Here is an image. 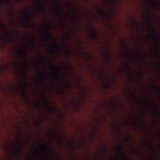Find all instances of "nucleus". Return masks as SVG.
<instances>
[{"label":"nucleus","mask_w":160,"mask_h":160,"mask_svg":"<svg viewBox=\"0 0 160 160\" xmlns=\"http://www.w3.org/2000/svg\"><path fill=\"white\" fill-rule=\"evenodd\" d=\"M5 32L6 40L8 42H10L12 41L11 37L13 34V32L8 28L6 29Z\"/></svg>","instance_id":"1"},{"label":"nucleus","mask_w":160,"mask_h":160,"mask_svg":"<svg viewBox=\"0 0 160 160\" xmlns=\"http://www.w3.org/2000/svg\"><path fill=\"white\" fill-rule=\"evenodd\" d=\"M45 32L47 37L45 39V41L47 42H51L52 41V35L47 29L46 30Z\"/></svg>","instance_id":"2"},{"label":"nucleus","mask_w":160,"mask_h":160,"mask_svg":"<svg viewBox=\"0 0 160 160\" xmlns=\"http://www.w3.org/2000/svg\"><path fill=\"white\" fill-rule=\"evenodd\" d=\"M150 26L151 27V29L152 31V33L150 35V37L154 40H156V41H160V38H157L154 34V33H153V31L152 30V25L151 23H150Z\"/></svg>","instance_id":"3"},{"label":"nucleus","mask_w":160,"mask_h":160,"mask_svg":"<svg viewBox=\"0 0 160 160\" xmlns=\"http://www.w3.org/2000/svg\"><path fill=\"white\" fill-rule=\"evenodd\" d=\"M53 69L54 72L56 74V76L55 77V78L57 80H58L59 79V78L58 76V68L55 67H53Z\"/></svg>","instance_id":"4"},{"label":"nucleus","mask_w":160,"mask_h":160,"mask_svg":"<svg viewBox=\"0 0 160 160\" xmlns=\"http://www.w3.org/2000/svg\"><path fill=\"white\" fill-rule=\"evenodd\" d=\"M39 2L40 5L38 9L40 11L42 12L43 10V2L41 0H39Z\"/></svg>","instance_id":"5"},{"label":"nucleus","mask_w":160,"mask_h":160,"mask_svg":"<svg viewBox=\"0 0 160 160\" xmlns=\"http://www.w3.org/2000/svg\"><path fill=\"white\" fill-rule=\"evenodd\" d=\"M26 13L27 15V16L25 18V20L27 22H29L31 19V18L30 15V13L28 12H26Z\"/></svg>","instance_id":"6"},{"label":"nucleus","mask_w":160,"mask_h":160,"mask_svg":"<svg viewBox=\"0 0 160 160\" xmlns=\"http://www.w3.org/2000/svg\"><path fill=\"white\" fill-rule=\"evenodd\" d=\"M90 30L92 33L93 37L94 38H97V34L96 32L92 28H91Z\"/></svg>","instance_id":"7"},{"label":"nucleus","mask_w":160,"mask_h":160,"mask_svg":"<svg viewBox=\"0 0 160 160\" xmlns=\"http://www.w3.org/2000/svg\"><path fill=\"white\" fill-rule=\"evenodd\" d=\"M9 13L10 15V17H11V19H10L11 21H12V19H11V17H12V16L13 14V12L11 9H9Z\"/></svg>","instance_id":"8"},{"label":"nucleus","mask_w":160,"mask_h":160,"mask_svg":"<svg viewBox=\"0 0 160 160\" xmlns=\"http://www.w3.org/2000/svg\"><path fill=\"white\" fill-rule=\"evenodd\" d=\"M56 14L58 16H60V10L58 9H57L56 10Z\"/></svg>","instance_id":"9"},{"label":"nucleus","mask_w":160,"mask_h":160,"mask_svg":"<svg viewBox=\"0 0 160 160\" xmlns=\"http://www.w3.org/2000/svg\"><path fill=\"white\" fill-rule=\"evenodd\" d=\"M19 54L20 55L23 56H25L26 55L25 52L23 51H20L19 52Z\"/></svg>","instance_id":"10"},{"label":"nucleus","mask_w":160,"mask_h":160,"mask_svg":"<svg viewBox=\"0 0 160 160\" xmlns=\"http://www.w3.org/2000/svg\"><path fill=\"white\" fill-rule=\"evenodd\" d=\"M22 148V145L21 144H20L19 145V147L17 148V151L18 152H19L20 149Z\"/></svg>","instance_id":"11"},{"label":"nucleus","mask_w":160,"mask_h":160,"mask_svg":"<svg viewBox=\"0 0 160 160\" xmlns=\"http://www.w3.org/2000/svg\"><path fill=\"white\" fill-rule=\"evenodd\" d=\"M21 86L22 87L24 88L23 90H24V91L25 92H26V89L25 88L26 87V85L25 84H22L21 85Z\"/></svg>","instance_id":"12"},{"label":"nucleus","mask_w":160,"mask_h":160,"mask_svg":"<svg viewBox=\"0 0 160 160\" xmlns=\"http://www.w3.org/2000/svg\"><path fill=\"white\" fill-rule=\"evenodd\" d=\"M5 1L7 4H10V0H5Z\"/></svg>","instance_id":"13"},{"label":"nucleus","mask_w":160,"mask_h":160,"mask_svg":"<svg viewBox=\"0 0 160 160\" xmlns=\"http://www.w3.org/2000/svg\"><path fill=\"white\" fill-rule=\"evenodd\" d=\"M2 0H1V12H2Z\"/></svg>","instance_id":"14"},{"label":"nucleus","mask_w":160,"mask_h":160,"mask_svg":"<svg viewBox=\"0 0 160 160\" xmlns=\"http://www.w3.org/2000/svg\"><path fill=\"white\" fill-rule=\"evenodd\" d=\"M100 12L101 14H104V12L102 10H100Z\"/></svg>","instance_id":"15"},{"label":"nucleus","mask_w":160,"mask_h":160,"mask_svg":"<svg viewBox=\"0 0 160 160\" xmlns=\"http://www.w3.org/2000/svg\"><path fill=\"white\" fill-rule=\"evenodd\" d=\"M127 54L128 55H129V56H132V54H131V53H130V52H127Z\"/></svg>","instance_id":"16"},{"label":"nucleus","mask_w":160,"mask_h":160,"mask_svg":"<svg viewBox=\"0 0 160 160\" xmlns=\"http://www.w3.org/2000/svg\"><path fill=\"white\" fill-rule=\"evenodd\" d=\"M119 149H120V151L122 153H123V150H122V149L121 148H119Z\"/></svg>","instance_id":"17"},{"label":"nucleus","mask_w":160,"mask_h":160,"mask_svg":"<svg viewBox=\"0 0 160 160\" xmlns=\"http://www.w3.org/2000/svg\"><path fill=\"white\" fill-rule=\"evenodd\" d=\"M23 73H24V74L26 75H27V72L26 71H24V72H23Z\"/></svg>","instance_id":"18"},{"label":"nucleus","mask_w":160,"mask_h":160,"mask_svg":"<svg viewBox=\"0 0 160 160\" xmlns=\"http://www.w3.org/2000/svg\"><path fill=\"white\" fill-rule=\"evenodd\" d=\"M32 44H34V40L33 39H32V42H31Z\"/></svg>","instance_id":"19"},{"label":"nucleus","mask_w":160,"mask_h":160,"mask_svg":"<svg viewBox=\"0 0 160 160\" xmlns=\"http://www.w3.org/2000/svg\"><path fill=\"white\" fill-rule=\"evenodd\" d=\"M157 115H158V116L159 117H160V113H158L157 114Z\"/></svg>","instance_id":"20"},{"label":"nucleus","mask_w":160,"mask_h":160,"mask_svg":"<svg viewBox=\"0 0 160 160\" xmlns=\"http://www.w3.org/2000/svg\"><path fill=\"white\" fill-rule=\"evenodd\" d=\"M49 153H52V151H51V150H50L49 151Z\"/></svg>","instance_id":"21"},{"label":"nucleus","mask_w":160,"mask_h":160,"mask_svg":"<svg viewBox=\"0 0 160 160\" xmlns=\"http://www.w3.org/2000/svg\"><path fill=\"white\" fill-rule=\"evenodd\" d=\"M158 68L159 70H160V66H158Z\"/></svg>","instance_id":"22"},{"label":"nucleus","mask_w":160,"mask_h":160,"mask_svg":"<svg viewBox=\"0 0 160 160\" xmlns=\"http://www.w3.org/2000/svg\"><path fill=\"white\" fill-rule=\"evenodd\" d=\"M149 22H150V23H151V20L150 19H149L148 20Z\"/></svg>","instance_id":"23"},{"label":"nucleus","mask_w":160,"mask_h":160,"mask_svg":"<svg viewBox=\"0 0 160 160\" xmlns=\"http://www.w3.org/2000/svg\"><path fill=\"white\" fill-rule=\"evenodd\" d=\"M157 88L160 91V88Z\"/></svg>","instance_id":"24"},{"label":"nucleus","mask_w":160,"mask_h":160,"mask_svg":"<svg viewBox=\"0 0 160 160\" xmlns=\"http://www.w3.org/2000/svg\"><path fill=\"white\" fill-rule=\"evenodd\" d=\"M158 58H159V59L160 60V55H159L158 56Z\"/></svg>","instance_id":"25"},{"label":"nucleus","mask_w":160,"mask_h":160,"mask_svg":"<svg viewBox=\"0 0 160 160\" xmlns=\"http://www.w3.org/2000/svg\"><path fill=\"white\" fill-rule=\"evenodd\" d=\"M41 76H43V75H42V74H41Z\"/></svg>","instance_id":"26"},{"label":"nucleus","mask_w":160,"mask_h":160,"mask_svg":"<svg viewBox=\"0 0 160 160\" xmlns=\"http://www.w3.org/2000/svg\"><path fill=\"white\" fill-rule=\"evenodd\" d=\"M46 104H47V102H45Z\"/></svg>","instance_id":"27"}]
</instances>
